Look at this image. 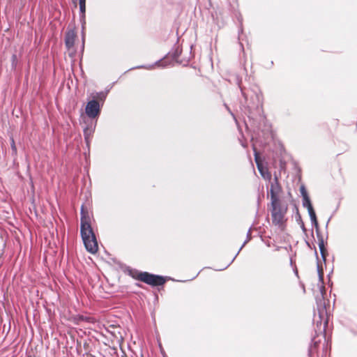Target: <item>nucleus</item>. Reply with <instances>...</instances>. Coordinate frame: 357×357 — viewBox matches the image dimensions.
Here are the masks:
<instances>
[{
  "mask_svg": "<svg viewBox=\"0 0 357 357\" xmlns=\"http://www.w3.org/2000/svg\"><path fill=\"white\" fill-rule=\"evenodd\" d=\"M77 38L76 33L74 30H68L65 36V45L68 51L70 57L73 58L75 55V50L73 49L75 41Z\"/></svg>",
  "mask_w": 357,
  "mask_h": 357,
  "instance_id": "20e7f679",
  "label": "nucleus"
},
{
  "mask_svg": "<svg viewBox=\"0 0 357 357\" xmlns=\"http://www.w3.org/2000/svg\"><path fill=\"white\" fill-rule=\"evenodd\" d=\"M300 190H301V195L303 196V198L306 197L305 196H308V195H307V193L306 192V190H305L304 186H301Z\"/></svg>",
  "mask_w": 357,
  "mask_h": 357,
  "instance_id": "f8f14e48",
  "label": "nucleus"
},
{
  "mask_svg": "<svg viewBox=\"0 0 357 357\" xmlns=\"http://www.w3.org/2000/svg\"><path fill=\"white\" fill-rule=\"evenodd\" d=\"M307 210L309 212V215L311 218V220L313 222H314L315 224H317V217H316V214H315L313 207L312 206L308 207Z\"/></svg>",
  "mask_w": 357,
  "mask_h": 357,
  "instance_id": "6e6552de",
  "label": "nucleus"
},
{
  "mask_svg": "<svg viewBox=\"0 0 357 357\" xmlns=\"http://www.w3.org/2000/svg\"><path fill=\"white\" fill-rule=\"evenodd\" d=\"M306 197L303 198V206L305 207H307L308 209V207L312 206L310 199L308 196H305Z\"/></svg>",
  "mask_w": 357,
  "mask_h": 357,
  "instance_id": "9b49d317",
  "label": "nucleus"
},
{
  "mask_svg": "<svg viewBox=\"0 0 357 357\" xmlns=\"http://www.w3.org/2000/svg\"><path fill=\"white\" fill-rule=\"evenodd\" d=\"M255 161L257 163V168L262 176V177L265 179L270 180L271 178V174L268 172V170L264 167L261 162L259 161L258 156L255 155Z\"/></svg>",
  "mask_w": 357,
  "mask_h": 357,
  "instance_id": "0eeeda50",
  "label": "nucleus"
},
{
  "mask_svg": "<svg viewBox=\"0 0 357 357\" xmlns=\"http://www.w3.org/2000/svg\"><path fill=\"white\" fill-rule=\"evenodd\" d=\"M287 211V206H283L281 202H278L276 204L271 203L272 222L281 230H284V224L286 221L284 215Z\"/></svg>",
  "mask_w": 357,
  "mask_h": 357,
  "instance_id": "7ed1b4c3",
  "label": "nucleus"
},
{
  "mask_svg": "<svg viewBox=\"0 0 357 357\" xmlns=\"http://www.w3.org/2000/svg\"><path fill=\"white\" fill-rule=\"evenodd\" d=\"M130 275L139 281L143 282L153 287L161 286L166 282L164 277L156 275L148 272H142L137 270L130 271Z\"/></svg>",
  "mask_w": 357,
  "mask_h": 357,
  "instance_id": "f03ea898",
  "label": "nucleus"
},
{
  "mask_svg": "<svg viewBox=\"0 0 357 357\" xmlns=\"http://www.w3.org/2000/svg\"><path fill=\"white\" fill-rule=\"evenodd\" d=\"M79 3L81 13L84 14L86 11V0H79Z\"/></svg>",
  "mask_w": 357,
  "mask_h": 357,
  "instance_id": "9d476101",
  "label": "nucleus"
},
{
  "mask_svg": "<svg viewBox=\"0 0 357 357\" xmlns=\"http://www.w3.org/2000/svg\"><path fill=\"white\" fill-rule=\"evenodd\" d=\"M80 233L86 250L96 254L98 250V241L91 227L90 215L84 206L81 208Z\"/></svg>",
  "mask_w": 357,
  "mask_h": 357,
  "instance_id": "f257e3e1",
  "label": "nucleus"
},
{
  "mask_svg": "<svg viewBox=\"0 0 357 357\" xmlns=\"http://www.w3.org/2000/svg\"><path fill=\"white\" fill-rule=\"evenodd\" d=\"M11 148L15 153L17 152V148L13 138H11Z\"/></svg>",
  "mask_w": 357,
  "mask_h": 357,
  "instance_id": "ddd939ff",
  "label": "nucleus"
},
{
  "mask_svg": "<svg viewBox=\"0 0 357 357\" xmlns=\"http://www.w3.org/2000/svg\"><path fill=\"white\" fill-rule=\"evenodd\" d=\"M319 249H320L321 254L322 257L324 258L326 250L325 248L323 240H321L320 242L319 243Z\"/></svg>",
  "mask_w": 357,
  "mask_h": 357,
  "instance_id": "1a4fd4ad",
  "label": "nucleus"
},
{
  "mask_svg": "<svg viewBox=\"0 0 357 357\" xmlns=\"http://www.w3.org/2000/svg\"><path fill=\"white\" fill-rule=\"evenodd\" d=\"M85 112L89 118L94 119L97 117L100 112L99 102L96 100L89 101L86 104Z\"/></svg>",
  "mask_w": 357,
  "mask_h": 357,
  "instance_id": "423d86ee",
  "label": "nucleus"
},
{
  "mask_svg": "<svg viewBox=\"0 0 357 357\" xmlns=\"http://www.w3.org/2000/svg\"><path fill=\"white\" fill-rule=\"evenodd\" d=\"M281 192L282 187L279 183L278 178L275 176L270 189L271 203L276 204L278 202H281L279 197Z\"/></svg>",
  "mask_w": 357,
  "mask_h": 357,
  "instance_id": "39448f33",
  "label": "nucleus"
}]
</instances>
